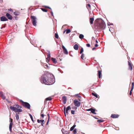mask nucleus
Masks as SVG:
<instances>
[{
  "label": "nucleus",
  "instance_id": "1",
  "mask_svg": "<svg viewBox=\"0 0 134 134\" xmlns=\"http://www.w3.org/2000/svg\"><path fill=\"white\" fill-rule=\"evenodd\" d=\"M40 81L42 83L47 85H52L55 82L53 75L48 72L45 73L41 76Z\"/></svg>",
  "mask_w": 134,
  "mask_h": 134
},
{
  "label": "nucleus",
  "instance_id": "42",
  "mask_svg": "<svg viewBox=\"0 0 134 134\" xmlns=\"http://www.w3.org/2000/svg\"><path fill=\"white\" fill-rule=\"evenodd\" d=\"M74 128L73 126H72L71 127L70 130V131H72L74 129Z\"/></svg>",
  "mask_w": 134,
  "mask_h": 134
},
{
  "label": "nucleus",
  "instance_id": "63",
  "mask_svg": "<svg viewBox=\"0 0 134 134\" xmlns=\"http://www.w3.org/2000/svg\"><path fill=\"white\" fill-rule=\"evenodd\" d=\"M108 25H109V23H108Z\"/></svg>",
  "mask_w": 134,
  "mask_h": 134
},
{
  "label": "nucleus",
  "instance_id": "48",
  "mask_svg": "<svg viewBox=\"0 0 134 134\" xmlns=\"http://www.w3.org/2000/svg\"><path fill=\"white\" fill-rule=\"evenodd\" d=\"M86 46L87 47H89L90 46V45L89 44H86Z\"/></svg>",
  "mask_w": 134,
  "mask_h": 134
},
{
  "label": "nucleus",
  "instance_id": "3",
  "mask_svg": "<svg viewBox=\"0 0 134 134\" xmlns=\"http://www.w3.org/2000/svg\"><path fill=\"white\" fill-rule=\"evenodd\" d=\"M20 102L21 104L24 107L29 109H30V105L28 103L26 102H24L21 100H20Z\"/></svg>",
  "mask_w": 134,
  "mask_h": 134
},
{
  "label": "nucleus",
  "instance_id": "49",
  "mask_svg": "<svg viewBox=\"0 0 134 134\" xmlns=\"http://www.w3.org/2000/svg\"><path fill=\"white\" fill-rule=\"evenodd\" d=\"M44 115L43 114H42L41 115V116L42 117L43 119L44 118Z\"/></svg>",
  "mask_w": 134,
  "mask_h": 134
},
{
  "label": "nucleus",
  "instance_id": "32",
  "mask_svg": "<svg viewBox=\"0 0 134 134\" xmlns=\"http://www.w3.org/2000/svg\"><path fill=\"white\" fill-rule=\"evenodd\" d=\"M41 10L44 12H46L47 11V10L46 9L43 8H41Z\"/></svg>",
  "mask_w": 134,
  "mask_h": 134
},
{
  "label": "nucleus",
  "instance_id": "10",
  "mask_svg": "<svg viewBox=\"0 0 134 134\" xmlns=\"http://www.w3.org/2000/svg\"><path fill=\"white\" fill-rule=\"evenodd\" d=\"M62 100L63 103L64 104H65L66 102V97L65 96H63L62 97Z\"/></svg>",
  "mask_w": 134,
  "mask_h": 134
},
{
  "label": "nucleus",
  "instance_id": "22",
  "mask_svg": "<svg viewBox=\"0 0 134 134\" xmlns=\"http://www.w3.org/2000/svg\"><path fill=\"white\" fill-rule=\"evenodd\" d=\"M36 17L34 16V26H36V23L37 21H36L35 20L36 19Z\"/></svg>",
  "mask_w": 134,
  "mask_h": 134
},
{
  "label": "nucleus",
  "instance_id": "39",
  "mask_svg": "<svg viewBox=\"0 0 134 134\" xmlns=\"http://www.w3.org/2000/svg\"><path fill=\"white\" fill-rule=\"evenodd\" d=\"M44 67L45 68H49V67L48 66V65L47 64H46L44 65Z\"/></svg>",
  "mask_w": 134,
  "mask_h": 134
},
{
  "label": "nucleus",
  "instance_id": "60",
  "mask_svg": "<svg viewBox=\"0 0 134 134\" xmlns=\"http://www.w3.org/2000/svg\"><path fill=\"white\" fill-rule=\"evenodd\" d=\"M94 39V37H92V40H93V39Z\"/></svg>",
  "mask_w": 134,
  "mask_h": 134
},
{
  "label": "nucleus",
  "instance_id": "54",
  "mask_svg": "<svg viewBox=\"0 0 134 134\" xmlns=\"http://www.w3.org/2000/svg\"><path fill=\"white\" fill-rule=\"evenodd\" d=\"M37 122L38 123H40V120H39V119H38L37 120Z\"/></svg>",
  "mask_w": 134,
  "mask_h": 134
},
{
  "label": "nucleus",
  "instance_id": "5",
  "mask_svg": "<svg viewBox=\"0 0 134 134\" xmlns=\"http://www.w3.org/2000/svg\"><path fill=\"white\" fill-rule=\"evenodd\" d=\"M99 26L101 29H104L105 28L106 25L104 22V21H102L101 23L99 24Z\"/></svg>",
  "mask_w": 134,
  "mask_h": 134
},
{
  "label": "nucleus",
  "instance_id": "16",
  "mask_svg": "<svg viewBox=\"0 0 134 134\" xmlns=\"http://www.w3.org/2000/svg\"><path fill=\"white\" fill-rule=\"evenodd\" d=\"M74 48L76 50H77L79 48V46L77 44H75L74 46Z\"/></svg>",
  "mask_w": 134,
  "mask_h": 134
},
{
  "label": "nucleus",
  "instance_id": "52",
  "mask_svg": "<svg viewBox=\"0 0 134 134\" xmlns=\"http://www.w3.org/2000/svg\"><path fill=\"white\" fill-rule=\"evenodd\" d=\"M92 108H91L90 109H87V111H91V109H92Z\"/></svg>",
  "mask_w": 134,
  "mask_h": 134
},
{
  "label": "nucleus",
  "instance_id": "25",
  "mask_svg": "<svg viewBox=\"0 0 134 134\" xmlns=\"http://www.w3.org/2000/svg\"><path fill=\"white\" fill-rule=\"evenodd\" d=\"M44 121V120H40V122H41V125L42 126H43V125L44 124L43 123Z\"/></svg>",
  "mask_w": 134,
  "mask_h": 134
},
{
  "label": "nucleus",
  "instance_id": "8",
  "mask_svg": "<svg viewBox=\"0 0 134 134\" xmlns=\"http://www.w3.org/2000/svg\"><path fill=\"white\" fill-rule=\"evenodd\" d=\"M62 48L63 49L64 53L66 54H68V52L64 46L62 45Z\"/></svg>",
  "mask_w": 134,
  "mask_h": 134
},
{
  "label": "nucleus",
  "instance_id": "30",
  "mask_svg": "<svg viewBox=\"0 0 134 134\" xmlns=\"http://www.w3.org/2000/svg\"><path fill=\"white\" fill-rule=\"evenodd\" d=\"M55 37L57 38H59V36L57 33H56L55 34Z\"/></svg>",
  "mask_w": 134,
  "mask_h": 134
},
{
  "label": "nucleus",
  "instance_id": "2",
  "mask_svg": "<svg viewBox=\"0 0 134 134\" xmlns=\"http://www.w3.org/2000/svg\"><path fill=\"white\" fill-rule=\"evenodd\" d=\"M21 108V107L19 106V105H15L13 107L10 106V109L16 113L22 112V110L19 109V108Z\"/></svg>",
  "mask_w": 134,
  "mask_h": 134
},
{
  "label": "nucleus",
  "instance_id": "21",
  "mask_svg": "<svg viewBox=\"0 0 134 134\" xmlns=\"http://www.w3.org/2000/svg\"><path fill=\"white\" fill-rule=\"evenodd\" d=\"M52 99V98L51 97H48L44 101V102H45L47 101V100H50Z\"/></svg>",
  "mask_w": 134,
  "mask_h": 134
},
{
  "label": "nucleus",
  "instance_id": "56",
  "mask_svg": "<svg viewBox=\"0 0 134 134\" xmlns=\"http://www.w3.org/2000/svg\"><path fill=\"white\" fill-rule=\"evenodd\" d=\"M98 46V45L97 44H96L95 45V46L96 47H97Z\"/></svg>",
  "mask_w": 134,
  "mask_h": 134
},
{
  "label": "nucleus",
  "instance_id": "28",
  "mask_svg": "<svg viewBox=\"0 0 134 134\" xmlns=\"http://www.w3.org/2000/svg\"><path fill=\"white\" fill-rule=\"evenodd\" d=\"M31 18L32 20V23L34 25V16H31Z\"/></svg>",
  "mask_w": 134,
  "mask_h": 134
},
{
  "label": "nucleus",
  "instance_id": "15",
  "mask_svg": "<svg viewBox=\"0 0 134 134\" xmlns=\"http://www.w3.org/2000/svg\"><path fill=\"white\" fill-rule=\"evenodd\" d=\"M13 125V123H10L9 125V129L10 131V132H12V126Z\"/></svg>",
  "mask_w": 134,
  "mask_h": 134
},
{
  "label": "nucleus",
  "instance_id": "35",
  "mask_svg": "<svg viewBox=\"0 0 134 134\" xmlns=\"http://www.w3.org/2000/svg\"><path fill=\"white\" fill-rule=\"evenodd\" d=\"M87 9H89L90 8V4H87Z\"/></svg>",
  "mask_w": 134,
  "mask_h": 134
},
{
  "label": "nucleus",
  "instance_id": "13",
  "mask_svg": "<svg viewBox=\"0 0 134 134\" xmlns=\"http://www.w3.org/2000/svg\"><path fill=\"white\" fill-rule=\"evenodd\" d=\"M128 63L129 66V69L131 70L132 69V65L128 61Z\"/></svg>",
  "mask_w": 134,
  "mask_h": 134
},
{
  "label": "nucleus",
  "instance_id": "59",
  "mask_svg": "<svg viewBox=\"0 0 134 134\" xmlns=\"http://www.w3.org/2000/svg\"><path fill=\"white\" fill-rule=\"evenodd\" d=\"M96 42L97 43H98V41L97 40H96Z\"/></svg>",
  "mask_w": 134,
  "mask_h": 134
},
{
  "label": "nucleus",
  "instance_id": "29",
  "mask_svg": "<svg viewBox=\"0 0 134 134\" xmlns=\"http://www.w3.org/2000/svg\"><path fill=\"white\" fill-rule=\"evenodd\" d=\"M3 100H4L5 99V97L4 96V94H3L1 96Z\"/></svg>",
  "mask_w": 134,
  "mask_h": 134
},
{
  "label": "nucleus",
  "instance_id": "53",
  "mask_svg": "<svg viewBox=\"0 0 134 134\" xmlns=\"http://www.w3.org/2000/svg\"><path fill=\"white\" fill-rule=\"evenodd\" d=\"M76 96H77V97H80V96H79L78 94H76L75 95Z\"/></svg>",
  "mask_w": 134,
  "mask_h": 134
},
{
  "label": "nucleus",
  "instance_id": "43",
  "mask_svg": "<svg viewBox=\"0 0 134 134\" xmlns=\"http://www.w3.org/2000/svg\"><path fill=\"white\" fill-rule=\"evenodd\" d=\"M46 61L47 62H49V60L50 59L48 58H46Z\"/></svg>",
  "mask_w": 134,
  "mask_h": 134
},
{
  "label": "nucleus",
  "instance_id": "45",
  "mask_svg": "<svg viewBox=\"0 0 134 134\" xmlns=\"http://www.w3.org/2000/svg\"><path fill=\"white\" fill-rule=\"evenodd\" d=\"M47 115L48 116V121L47 124L48 123V122L49 120V114H47Z\"/></svg>",
  "mask_w": 134,
  "mask_h": 134
},
{
  "label": "nucleus",
  "instance_id": "36",
  "mask_svg": "<svg viewBox=\"0 0 134 134\" xmlns=\"http://www.w3.org/2000/svg\"><path fill=\"white\" fill-rule=\"evenodd\" d=\"M29 116H30V118H31V120H32V121L33 122H34V120H33V117H32V115H31V114H29Z\"/></svg>",
  "mask_w": 134,
  "mask_h": 134
},
{
  "label": "nucleus",
  "instance_id": "20",
  "mask_svg": "<svg viewBox=\"0 0 134 134\" xmlns=\"http://www.w3.org/2000/svg\"><path fill=\"white\" fill-rule=\"evenodd\" d=\"M20 14V12L18 11H16L14 13V14L16 16L19 15Z\"/></svg>",
  "mask_w": 134,
  "mask_h": 134
},
{
  "label": "nucleus",
  "instance_id": "41",
  "mask_svg": "<svg viewBox=\"0 0 134 134\" xmlns=\"http://www.w3.org/2000/svg\"><path fill=\"white\" fill-rule=\"evenodd\" d=\"M71 113L72 114H74L75 113V111L71 110Z\"/></svg>",
  "mask_w": 134,
  "mask_h": 134
},
{
  "label": "nucleus",
  "instance_id": "17",
  "mask_svg": "<svg viewBox=\"0 0 134 134\" xmlns=\"http://www.w3.org/2000/svg\"><path fill=\"white\" fill-rule=\"evenodd\" d=\"M51 60L54 63H56L57 62L56 59L55 58H52Z\"/></svg>",
  "mask_w": 134,
  "mask_h": 134
},
{
  "label": "nucleus",
  "instance_id": "64",
  "mask_svg": "<svg viewBox=\"0 0 134 134\" xmlns=\"http://www.w3.org/2000/svg\"><path fill=\"white\" fill-rule=\"evenodd\" d=\"M109 30L110 31V29H109Z\"/></svg>",
  "mask_w": 134,
  "mask_h": 134
},
{
  "label": "nucleus",
  "instance_id": "6",
  "mask_svg": "<svg viewBox=\"0 0 134 134\" xmlns=\"http://www.w3.org/2000/svg\"><path fill=\"white\" fill-rule=\"evenodd\" d=\"M74 105L77 107H79L80 105V103L76 100H74Z\"/></svg>",
  "mask_w": 134,
  "mask_h": 134
},
{
  "label": "nucleus",
  "instance_id": "57",
  "mask_svg": "<svg viewBox=\"0 0 134 134\" xmlns=\"http://www.w3.org/2000/svg\"><path fill=\"white\" fill-rule=\"evenodd\" d=\"M96 48H95V47L93 48H92V50H93H93H94L95 49H96Z\"/></svg>",
  "mask_w": 134,
  "mask_h": 134
},
{
  "label": "nucleus",
  "instance_id": "4",
  "mask_svg": "<svg viewBox=\"0 0 134 134\" xmlns=\"http://www.w3.org/2000/svg\"><path fill=\"white\" fill-rule=\"evenodd\" d=\"M71 109L70 107V106H68L66 108V110L65 111V107H64V113L65 114V116H66V113L68 114V111L69 110Z\"/></svg>",
  "mask_w": 134,
  "mask_h": 134
},
{
  "label": "nucleus",
  "instance_id": "33",
  "mask_svg": "<svg viewBox=\"0 0 134 134\" xmlns=\"http://www.w3.org/2000/svg\"><path fill=\"white\" fill-rule=\"evenodd\" d=\"M70 30L69 29H67L66 31V33L67 34L69 33L70 32Z\"/></svg>",
  "mask_w": 134,
  "mask_h": 134
},
{
  "label": "nucleus",
  "instance_id": "24",
  "mask_svg": "<svg viewBox=\"0 0 134 134\" xmlns=\"http://www.w3.org/2000/svg\"><path fill=\"white\" fill-rule=\"evenodd\" d=\"M15 117H16V119L17 120H18L19 119V115L17 114H16V115H15Z\"/></svg>",
  "mask_w": 134,
  "mask_h": 134
},
{
  "label": "nucleus",
  "instance_id": "38",
  "mask_svg": "<svg viewBox=\"0 0 134 134\" xmlns=\"http://www.w3.org/2000/svg\"><path fill=\"white\" fill-rule=\"evenodd\" d=\"M51 57V55L50 53H48L47 55V58H49L50 59Z\"/></svg>",
  "mask_w": 134,
  "mask_h": 134
},
{
  "label": "nucleus",
  "instance_id": "26",
  "mask_svg": "<svg viewBox=\"0 0 134 134\" xmlns=\"http://www.w3.org/2000/svg\"><path fill=\"white\" fill-rule=\"evenodd\" d=\"M84 37V35L82 34H80L79 36V37L80 39H82Z\"/></svg>",
  "mask_w": 134,
  "mask_h": 134
},
{
  "label": "nucleus",
  "instance_id": "12",
  "mask_svg": "<svg viewBox=\"0 0 134 134\" xmlns=\"http://www.w3.org/2000/svg\"><path fill=\"white\" fill-rule=\"evenodd\" d=\"M119 116V115H118L112 114L111 116V117L113 118H118Z\"/></svg>",
  "mask_w": 134,
  "mask_h": 134
},
{
  "label": "nucleus",
  "instance_id": "37",
  "mask_svg": "<svg viewBox=\"0 0 134 134\" xmlns=\"http://www.w3.org/2000/svg\"><path fill=\"white\" fill-rule=\"evenodd\" d=\"M76 129H74V130L73 131V133L74 134H75L76 133Z\"/></svg>",
  "mask_w": 134,
  "mask_h": 134
},
{
  "label": "nucleus",
  "instance_id": "11",
  "mask_svg": "<svg viewBox=\"0 0 134 134\" xmlns=\"http://www.w3.org/2000/svg\"><path fill=\"white\" fill-rule=\"evenodd\" d=\"M62 131L63 134H69V131H65L63 129L62 130Z\"/></svg>",
  "mask_w": 134,
  "mask_h": 134
},
{
  "label": "nucleus",
  "instance_id": "27",
  "mask_svg": "<svg viewBox=\"0 0 134 134\" xmlns=\"http://www.w3.org/2000/svg\"><path fill=\"white\" fill-rule=\"evenodd\" d=\"M92 95H93V96H94L96 98H98V95H97L96 93H92Z\"/></svg>",
  "mask_w": 134,
  "mask_h": 134
},
{
  "label": "nucleus",
  "instance_id": "44",
  "mask_svg": "<svg viewBox=\"0 0 134 134\" xmlns=\"http://www.w3.org/2000/svg\"><path fill=\"white\" fill-rule=\"evenodd\" d=\"M84 55L83 53L82 54L81 56V59H83V58L84 57Z\"/></svg>",
  "mask_w": 134,
  "mask_h": 134
},
{
  "label": "nucleus",
  "instance_id": "55",
  "mask_svg": "<svg viewBox=\"0 0 134 134\" xmlns=\"http://www.w3.org/2000/svg\"><path fill=\"white\" fill-rule=\"evenodd\" d=\"M47 52L48 53V54L50 53V52L48 50H47Z\"/></svg>",
  "mask_w": 134,
  "mask_h": 134
},
{
  "label": "nucleus",
  "instance_id": "9",
  "mask_svg": "<svg viewBox=\"0 0 134 134\" xmlns=\"http://www.w3.org/2000/svg\"><path fill=\"white\" fill-rule=\"evenodd\" d=\"M0 20L1 21H5L8 20V19L5 16H4L0 17Z\"/></svg>",
  "mask_w": 134,
  "mask_h": 134
},
{
  "label": "nucleus",
  "instance_id": "19",
  "mask_svg": "<svg viewBox=\"0 0 134 134\" xmlns=\"http://www.w3.org/2000/svg\"><path fill=\"white\" fill-rule=\"evenodd\" d=\"M91 110V112L92 113L94 114H96V113L95 112V109H94L92 108V109Z\"/></svg>",
  "mask_w": 134,
  "mask_h": 134
},
{
  "label": "nucleus",
  "instance_id": "62",
  "mask_svg": "<svg viewBox=\"0 0 134 134\" xmlns=\"http://www.w3.org/2000/svg\"><path fill=\"white\" fill-rule=\"evenodd\" d=\"M94 118L96 119H97L98 118H96V117H94Z\"/></svg>",
  "mask_w": 134,
  "mask_h": 134
},
{
  "label": "nucleus",
  "instance_id": "18",
  "mask_svg": "<svg viewBox=\"0 0 134 134\" xmlns=\"http://www.w3.org/2000/svg\"><path fill=\"white\" fill-rule=\"evenodd\" d=\"M90 23L91 24H92L93 23V21L94 20V18H90Z\"/></svg>",
  "mask_w": 134,
  "mask_h": 134
},
{
  "label": "nucleus",
  "instance_id": "46",
  "mask_svg": "<svg viewBox=\"0 0 134 134\" xmlns=\"http://www.w3.org/2000/svg\"><path fill=\"white\" fill-rule=\"evenodd\" d=\"M3 93L2 92L0 91V96H1L3 94Z\"/></svg>",
  "mask_w": 134,
  "mask_h": 134
},
{
  "label": "nucleus",
  "instance_id": "23",
  "mask_svg": "<svg viewBox=\"0 0 134 134\" xmlns=\"http://www.w3.org/2000/svg\"><path fill=\"white\" fill-rule=\"evenodd\" d=\"M98 76L99 78H100L101 77V72L100 71H98Z\"/></svg>",
  "mask_w": 134,
  "mask_h": 134
},
{
  "label": "nucleus",
  "instance_id": "61",
  "mask_svg": "<svg viewBox=\"0 0 134 134\" xmlns=\"http://www.w3.org/2000/svg\"><path fill=\"white\" fill-rule=\"evenodd\" d=\"M6 100L7 102H9L8 101V99H6Z\"/></svg>",
  "mask_w": 134,
  "mask_h": 134
},
{
  "label": "nucleus",
  "instance_id": "31",
  "mask_svg": "<svg viewBox=\"0 0 134 134\" xmlns=\"http://www.w3.org/2000/svg\"><path fill=\"white\" fill-rule=\"evenodd\" d=\"M103 121H104V120H101L100 119L98 120L97 121V122H98L99 123H101L102 122H103Z\"/></svg>",
  "mask_w": 134,
  "mask_h": 134
},
{
  "label": "nucleus",
  "instance_id": "14",
  "mask_svg": "<svg viewBox=\"0 0 134 134\" xmlns=\"http://www.w3.org/2000/svg\"><path fill=\"white\" fill-rule=\"evenodd\" d=\"M134 85V83L132 82V86L131 87V90L130 92V95H131L132 91L133 90V89Z\"/></svg>",
  "mask_w": 134,
  "mask_h": 134
},
{
  "label": "nucleus",
  "instance_id": "58",
  "mask_svg": "<svg viewBox=\"0 0 134 134\" xmlns=\"http://www.w3.org/2000/svg\"><path fill=\"white\" fill-rule=\"evenodd\" d=\"M72 126L74 128L76 126V125L74 124Z\"/></svg>",
  "mask_w": 134,
  "mask_h": 134
},
{
  "label": "nucleus",
  "instance_id": "34",
  "mask_svg": "<svg viewBox=\"0 0 134 134\" xmlns=\"http://www.w3.org/2000/svg\"><path fill=\"white\" fill-rule=\"evenodd\" d=\"M83 51V49L82 48H81L80 53V54H81Z\"/></svg>",
  "mask_w": 134,
  "mask_h": 134
},
{
  "label": "nucleus",
  "instance_id": "47",
  "mask_svg": "<svg viewBox=\"0 0 134 134\" xmlns=\"http://www.w3.org/2000/svg\"><path fill=\"white\" fill-rule=\"evenodd\" d=\"M8 10L9 11H10V12H13V9H11V8H10V9H8Z\"/></svg>",
  "mask_w": 134,
  "mask_h": 134
},
{
  "label": "nucleus",
  "instance_id": "40",
  "mask_svg": "<svg viewBox=\"0 0 134 134\" xmlns=\"http://www.w3.org/2000/svg\"><path fill=\"white\" fill-rule=\"evenodd\" d=\"M10 123H13V120L11 118H10Z\"/></svg>",
  "mask_w": 134,
  "mask_h": 134
},
{
  "label": "nucleus",
  "instance_id": "50",
  "mask_svg": "<svg viewBox=\"0 0 134 134\" xmlns=\"http://www.w3.org/2000/svg\"><path fill=\"white\" fill-rule=\"evenodd\" d=\"M44 7H45L46 8H49V9H51V8H50V7H48V6H44Z\"/></svg>",
  "mask_w": 134,
  "mask_h": 134
},
{
  "label": "nucleus",
  "instance_id": "7",
  "mask_svg": "<svg viewBox=\"0 0 134 134\" xmlns=\"http://www.w3.org/2000/svg\"><path fill=\"white\" fill-rule=\"evenodd\" d=\"M5 16L9 19L11 20L13 19V17L12 16L8 13H6Z\"/></svg>",
  "mask_w": 134,
  "mask_h": 134
},
{
  "label": "nucleus",
  "instance_id": "51",
  "mask_svg": "<svg viewBox=\"0 0 134 134\" xmlns=\"http://www.w3.org/2000/svg\"><path fill=\"white\" fill-rule=\"evenodd\" d=\"M51 15L53 16V12L52 11H51Z\"/></svg>",
  "mask_w": 134,
  "mask_h": 134
}]
</instances>
